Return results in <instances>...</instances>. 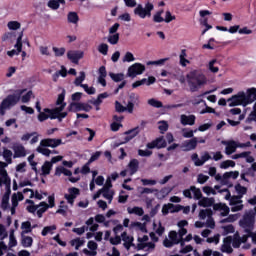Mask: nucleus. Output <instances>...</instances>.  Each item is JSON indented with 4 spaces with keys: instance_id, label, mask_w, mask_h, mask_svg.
Instances as JSON below:
<instances>
[{
    "instance_id": "obj_57",
    "label": "nucleus",
    "mask_w": 256,
    "mask_h": 256,
    "mask_svg": "<svg viewBox=\"0 0 256 256\" xmlns=\"http://www.w3.org/2000/svg\"><path fill=\"white\" fill-rule=\"evenodd\" d=\"M17 35H15V32H6L2 36V41H13Z\"/></svg>"
},
{
    "instance_id": "obj_44",
    "label": "nucleus",
    "mask_w": 256,
    "mask_h": 256,
    "mask_svg": "<svg viewBox=\"0 0 256 256\" xmlns=\"http://www.w3.org/2000/svg\"><path fill=\"white\" fill-rule=\"evenodd\" d=\"M209 159H211V155H209V152H204L200 158V161L196 162L197 167H203V165H205V163H207Z\"/></svg>"
},
{
    "instance_id": "obj_41",
    "label": "nucleus",
    "mask_w": 256,
    "mask_h": 256,
    "mask_svg": "<svg viewBox=\"0 0 256 256\" xmlns=\"http://www.w3.org/2000/svg\"><path fill=\"white\" fill-rule=\"evenodd\" d=\"M199 217L202 220L210 219L211 217H213V210H211V209L201 210L199 212Z\"/></svg>"
},
{
    "instance_id": "obj_9",
    "label": "nucleus",
    "mask_w": 256,
    "mask_h": 256,
    "mask_svg": "<svg viewBox=\"0 0 256 256\" xmlns=\"http://www.w3.org/2000/svg\"><path fill=\"white\" fill-rule=\"evenodd\" d=\"M91 109H93V106L81 102H72L69 106V111H85L86 113H89Z\"/></svg>"
},
{
    "instance_id": "obj_3",
    "label": "nucleus",
    "mask_w": 256,
    "mask_h": 256,
    "mask_svg": "<svg viewBox=\"0 0 256 256\" xmlns=\"http://www.w3.org/2000/svg\"><path fill=\"white\" fill-rule=\"evenodd\" d=\"M23 93H25V90H20L17 94L8 95L0 104V115H5V111L7 109L15 107V105L19 103L21 95H23Z\"/></svg>"
},
{
    "instance_id": "obj_61",
    "label": "nucleus",
    "mask_w": 256,
    "mask_h": 256,
    "mask_svg": "<svg viewBox=\"0 0 256 256\" xmlns=\"http://www.w3.org/2000/svg\"><path fill=\"white\" fill-rule=\"evenodd\" d=\"M9 248H13V247H17V239L15 238V234L12 232L9 235V244H8Z\"/></svg>"
},
{
    "instance_id": "obj_46",
    "label": "nucleus",
    "mask_w": 256,
    "mask_h": 256,
    "mask_svg": "<svg viewBox=\"0 0 256 256\" xmlns=\"http://www.w3.org/2000/svg\"><path fill=\"white\" fill-rule=\"evenodd\" d=\"M169 239L173 241L176 245H179V243L182 242L181 238L179 237V234H177V231H170Z\"/></svg>"
},
{
    "instance_id": "obj_40",
    "label": "nucleus",
    "mask_w": 256,
    "mask_h": 256,
    "mask_svg": "<svg viewBox=\"0 0 256 256\" xmlns=\"http://www.w3.org/2000/svg\"><path fill=\"white\" fill-rule=\"evenodd\" d=\"M21 229H22L21 235H27V233H31V231H33L31 223L29 221L22 222Z\"/></svg>"
},
{
    "instance_id": "obj_35",
    "label": "nucleus",
    "mask_w": 256,
    "mask_h": 256,
    "mask_svg": "<svg viewBox=\"0 0 256 256\" xmlns=\"http://www.w3.org/2000/svg\"><path fill=\"white\" fill-rule=\"evenodd\" d=\"M101 191H102V197H104V199H108L109 203H111V201H113V195H115V192H113V190L106 189V188H101Z\"/></svg>"
},
{
    "instance_id": "obj_33",
    "label": "nucleus",
    "mask_w": 256,
    "mask_h": 256,
    "mask_svg": "<svg viewBox=\"0 0 256 256\" xmlns=\"http://www.w3.org/2000/svg\"><path fill=\"white\" fill-rule=\"evenodd\" d=\"M60 4L65 5V0H50L48 2V7L53 9V11H57L59 9Z\"/></svg>"
},
{
    "instance_id": "obj_2",
    "label": "nucleus",
    "mask_w": 256,
    "mask_h": 256,
    "mask_svg": "<svg viewBox=\"0 0 256 256\" xmlns=\"http://www.w3.org/2000/svg\"><path fill=\"white\" fill-rule=\"evenodd\" d=\"M227 101L230 103V107H236L237 105H243L244 107H247V105H250V103L256 101L255 88L248 89L246 93L238 92V94L232 96Z\"/></svg>"
},
{
    "instance_id": "obj_5",
    "label": "nucleus",
    "mask_w": 256,
    "mask_h": 256,
    "mask_svg": "<svg viewBox=\"0 0 256 256\" xmlns=\"http://www.w3.org/2000/svg\"><path fill=\"white\" fill-rule=\"evenodd\" d=\"M153 9H155V6H153V3L151 2L146 3L145 7L138 4L134 9V15H137V17H140V19H145L147 17H151V12Z\"/></svg>"
},
{
    "instance_id": "obj_54",
    "label": "nucleus",
    "mask_w": 256,
    "mask_h": 256,
    "mask_svg": "<svg viewBox=\"0 0 256 256\" xmlns=\"http://www.w3.org/2000/svg\"><path fill=\"white\" fill-rule=\"evenodd\" d=\"M108 43H110V45H117L119 43V33L108 36Z\"/></svg>"
},
{
    "instance_id": "obj_20",
    "label": "nucleus",
    "mask_w": 256,
    "mask_h": 256,
    "mask_svg": "<svg viewBox=\"0 0 256 256\" xmlns=\"http://www.w3.org/2000/svg\"><path fill=\"white\" fill-rule=\"evenodd\" d=\"M68 59L77 65L79 63V59H83V51H73L70 50L67 53Z\"/></svg>"
},
{
    "instance_id": "obj_56",
    "label": "nucleus",
    "mask_w": 256,
    "mask_h": 256,
    "mask_svg": "<svg viewBox=\"0 0 256 256\" xmlns=\"http://www.w3.org/2000/svg\"><path fill=\"white\" fill-rule=\"evenodd\" d=\"M243 119H245V114H240L238 121L235 120H231V119H227L229 125H231V127H237V125H240L241 121H243Z\"/></svg>"
},
{
    "instance_id": "obj_17",
    "label": "nucleus",
    "mask_w": 256,
    "mask_h": 256,
    "mask_svg": "<svg viewBox=\"0 0 256 256\" xmlns=\"http://www.w3.org/2000/svg\"><path fill=\"white\" fill-rule=\"evenodd\" d=\"M213 210L218 211L221 215V217H227L229 215V206L225 203H216L213 205Z\"/></svg>"
},
{
    "instance_id": "obj_55",
    "label": "nucleus",
    "mask_w": 256,
    "mask_h": 256,
    "mask_svg": "<svg viewBox=\"0 0 256 256\" xmlns=\"http://www.w3.org/2000/svg\"><path fill=\"white\" fill-rule=\"evenodd\" d=\"M229 167H235V161L225 160L220 164V169H229Z\"/></svg>"
},
{
    "instance_id": "obj_31",
    "label": "nucleus",
    "mask_w": 256,
    "mask_h": 256,
    "mask_svg": "<svg viewBox=\"0 0 256 256\" xmlns=\"http://www.w3.org/2000/svg\"><path fill=\"white\" fill-rule=\"evenodd\" d=\"M51 169H53V164H51L49 161L44 162L41 168V175L44 177H47L51 173Z\"/></svg>"
},
{
    "instance_id": "obj_49",
    "label": "nucleus",
    "mask_w": 256,
    "mask_h": 256,
    "mask_svg": "<svg viewBox=\"0 0 256 256\" xmlns=\"http://www.w3.org/2000/svg\"><path fill=\"white\" fill-rule=\"evenodd\" d=\"M153 228L155 233H157V235H159V237H161V235H163V233H165V227H163V225H161V222L158 223V225L156 223H153Z\"/></svg>"
},
{
    "instance_id": "obj_28",
    "label": "nucleus",
    "mask_w": 256,
    "mask_h": 256,
    "mask_svg": "<svg viewBox=\"0 0 256 256\" xmlns=\"http://www.w3.org/2000/svg\"><path fill=\"white\" fill-rule=\"evenodd\" d=\"M127 212L129 215H138V217H143V215H145V211L139 206H135L133 208L128 207Z\"/></svg>"
},
{
    "instance_id": "obj_51",
    "label": "nucleus",
    "mask_w": 256,
    "mask_h": 256,
    "mask_svg": "<svg viewBox=\"0 0 256 256\" xmlns=\"http://www.w3.org/2000/svg\"><path fill=\"white\" fill-rule=\"evenodd\" d=\"M7 27L10 31H17V29H21V23L18 21H10L8 22Z\"/></svg>"
},
{
    "instance_id": "obj_4",
    "label": "nucleus",
    "mask_w": 256,
    "mask_h": 256,
    "mask_svg": "<svg viewBox=\"0 0 256 256\" xmlns=\"http://www.w3.org/2000/svg\"><path fill=\"white\" fill-rule=\"evenodd\" d=\"M135 105H139V95L131 93L129 95V101L127 106H123V104H121L119 101H116L115 109L117 113H125V111H127V113L131 114L133 113V109H135Z\"/></svg>"
},
{
    "instance_id": "obj_11",
    "label": "nucleus",
    "mask_w": 256,
    "mask_h": 256,
    "mask_svg": "<svg viewBox=\"0 0 256 256\" xmlns=\"http://www.w3.org/2000/svg\"><path fill=\"white\" fill-rule=\"evenodd\" d=\"M199 143V140L197 137H193L190 140H186L182 143L181 149L182 151H195L197 149V144Z\"/></svg>"
},
{
    "instance_id": "obj_53",
    "label": "nucleus",
    "mask_w": 256,
    "mask_h": 256,
    "mask_svg": "<svg viewBox=\"0 0 256 256\" xmlns=\"http://www.w3.org/2000/svg\"><path fill=\"white\" fill-rule=\"evenodd\" d=\"M57 229V226L52 225V226H46L43 228L41 234L43 237H47V235H49V233H53V231H55Z\"/></svg>"
},
{
    "instance_id": "obj_1",
    "label": "nucleus",
    "mask_w": 256,
    "mask_h": 256,
    "mask_svg": "<svg viewBox=\"0 0 256 256\" xmlns=\"http://www.w3.org/2000/svg\"><path fill=\"white\" fill-rule=\"evenodd\" d=\"M186 82L191 93H197L201 87L207 85V76L200 70H191L186 75Z\"/></svg>"
},
{
    "instance_id": "obj_7",
    "label": "nucleus",
    "mask_w": 256,
    "mask_h": 256,
    "mask_svg": "<svg viewBox=\"0 0 256 256\" xmlns=\"http://www.w3.org/2000/svg\"><path fill=\"white\" fill-rule=\"evenodd\" d=\"M145 73V65L141 63H134L128 68L127 76L135 79L137 75H143Z\"/></svg>"
},
{
    "instance_id": "obj_29",
    "label": "nucleus",
    "mask_w": 256,
    "mask_h": 256,
    "mask_svg": "<svg viewBox=\"0 0 256 256\" xmlns=\"http://www.w3.org/2000/svg\"><path fill=\"white\" fill-rule=\"evenodd\" d=\"M128 167L130 169V175H135V173H137V171H139V160L132 159L129 162Z\"/></svg>"
},
{
    "instance_id": "obj_16",
    "label": "nucleus",
    "mask_w": 256,
    "mask_h": 256,
    "mask_svg": "<svg viewBox=\"0 0 256 256\" xmlns=\"http://www.w3.org/2000/svg\"><path fill=\"white\" fill-rule=\"evenodd\" d=\"M63 109H65V104H62L61 106H58L52 110L49 108H45L44 112L49 114L48 115L49 119H59V113H61Z\"/></svg>"
},
{
    "instance_id": "obj_64",
    "label": "nucleus",
    "mask_w": 256,
    "mask_h": 256,
    "mask_svg": "<svg viewBox=\"0 0 256 256\" xmlns=\"http://www.w3.org/2000/svg\"><path fill=\"white\" fill-rule=\"evenodd\" d=\"M235 189L237 193L240 195V197H243V195L247 193V188H245V186H241V184L236 185Z\"/></svg>"
},
{
    "instance_id": "obj_19",
    "label": "nucleus",
    "mask_w": 256,
    "mask_h": 256,
    "mask_svg": "<svg viewBox=\"0 0 256 256\" xmlns=\"http://www.w3.org/2000/svg\"><path fill=\"white\" fill-rule=\"evenodd\" d=\"M68 193L69 194H65L64 197L70 205H73V203H75V199H77L79 195V188H69Z\"/></svg>"
},
{
    "instance_id": "obj_13",
    "label": "nucleus",
    "mask_w": 256,
    "mask_h": 256,
    "mask_svg": "<svg viewBox=\"0 0 256 256\" xmlns=\"http://www.w3.org/2000/svg\"><path fill=\"white\" fill-rule=\"evenodd\" d=\"M147 149H164L167 147V142L163 137H159L146 145Z\"/></svg>"
},
{
    "instance_id": "obj_27",
    "label": "nucleus",
    "mask_w": 256,
    "mask_h": 256,
    "mask_svg": "<svg viewBox=\"0 0 256 256\" xmlns=\"http://www.w3.org/2000/svg\"><path fill=\"white\" fill-rule=\"evenodd\" d=\"M199 207H213L215 205V198L203 197L198 202Z\"/></svg>"
},
{
    "instance_id": "obj_60",
    "label": "nucleus",
    "mask_w": 256,
    "mask_h": 256,
    "mask_svg": "<svg viewBox=\"0 0 256 256\" xmlns=\"http://www.w3.org/2000/svg\"><path fill=\"white\" fill-rule=\"evenodd\" d=\"M98 51L99 53H101L102 55H107V53L109 52V45L102 43L98 46Z\"/></svg>"
},
{
    "instance_id": "obj_22",
    "label": "nucleus",
    "mask_w": 256,
    "mask_h": 256,
    "mask_svg": "<svg viewBox=\"0 0 256 256\" xmlns=\"http://www.w3.org/2000/svg\"><path fill=\"white\" fill-rule=\"evenodd\" d=\"M12 149L14 151V159H17V157H25L27 155V150H25V146L22 144H14Z\"/></svg>"
},
{
    "instance_id": "obj_59",
    "label": "nucleus",
    "mask_w": 256,
    "mask_h": 256,
    "mask_svg": "<svg viewBox=\"0 0 256 256\" xmlns=\"http://www.w3.org/2000/svg\"><path fill=\"white\" fill-rule=\"evenodd\" d=\"M9 207V192H6L2 197V209Z\"/></svg>"
},
{
    "instance_id": "obj_18",
    "label": "nucleus",
    "mask_w": 256,
    "mask_h": 256,
    "mask_svg": "<svg viewBox=\"0 0 256 256\" xmlns=\"http://www.w3.org/2000/svg\"><path fill=\"white\" fill-rule=\"evenodd\" d=\"M222 145H226L225 148V153L226 155H233V153H235L237 151V142H235L234 140L231 141H222Z\"/></svg>"
},
{
    "instance_id": "obj_30",
    "label": "nucleus",
    "mask_w": 256,
    "mask_h": 256,
    "mask_svg": "<svg viewBox=\"0 0 256 256\" xmlns=\"http://www.w3.org/2000/svg\"><path fill=\"white\" fill-rule=\"evenodd\" d=\"M169 193H171L169 188H163L160 191L155 189V197H157V199H165Z\"/></svg>"
},
{
    "instance_id": "obj_32",
    "label": "nucleus",
    "mask_w": 256,
    "mask_h": 256,
    "mask_svg": "<svg viewBox=\"0 0 256 256\" xmlns=\"http://www.w3.org/2000/svg\"><path fill=\"white\" fill-rule=\"evenodd\" d=\"M37 216L39 218L43 217V213L49 209V204L46 202H41L39 205H37Z\"/></svg>"
},
{
    "instance_id": "obj_42",
    "label": "nucleus",
    "mask_w": 256,
    "mask_h": 256,
    "mask_svg": "<svg viewBox=\"0 0 256 256\" xmlns=\"http://www.w3.org/2000/svg\"><path fill=\"white\" fill-rule=\"evenodd\" d=\"M70 245L72 247H75L76 251H79V247H83V245H85V240L81 238H76L71 240Z\"/></svg>"
},
{
    "instance_id": "obj_24",
    "label": "nucleus",
    "mask_w": 256,
    "mask_h": 256,
    "mask_svg": "<svg viewBox=\"0 0 256 256\" xmlns=\"http://www.w3.org/2000/svg\"><path fill=\"white\" fill-rule=\"evenodd\" d=\"M195 115H185V114H182L180 116V123L181 125H184V126H187V125H190V126H193L195 125Z\"/></svg>"
},
{
    "instance_id": "obj_45",
    "label": "nucleus",
    "mask_w": 256,
    "mask_h": 256,
    "mask_svg": "<svg viewBox=\"0 0 256 256\" xmlns=\"http://www.w3.org/2000/svg\"><path fill=\"white\" fill-rule=\"evenodd\" d=\"M239 177V171H230L223 174V181L227 179H237Z\"/></svg>"
},
{
    "instance_id": "obj_6",
    "label": "nucleus",
    "mask_w": 256,
    "mask_h": 256,
    "mask_svg": "<svg viewBox=\"0 0 256 256\" xmlns=\"http://www.w3.org/2000/svg\"><path fill=\"white\" fill-rule=\"evenodd\" d=\"M240 225L245 229L246 233H249L255 225V211L250 210L245 213L242 220H240Z\"/></svg>"
},
{
    "instance_id": "obj_10",
    "label": "nucleus",
    "mask_w": 256,
    "mask_h": 256,
    "mask_svg": "<svg viewBox=\"0 0 256 256\" xmlns=\"http://www.w3.org/2000/svg\"><path fill=\"white\" fill-rule=\"evenodd\" d=\"M138 133H141V128L139 126L126 131L123 136V141L120 142L119 145H123V143H129L131 139H135V137H137Z\"/></svg>"
},
{
    "instance_id": "obj_50",
    "label": "nucleus",
    "mask_w": 256,
    "mask_h": 256,
    "mask_svg": "<svg viewBox=\"0 0 256 256\" xmlns=\"http://www.w3.org/2000/svg\"><path fill=\"white\" fill-rule=\"evenodd\" d=\"M148 105L151 107H155L156 109H161L163 107V103L155 98H151L148 100Z\"/></svg>"
},
{
    "instance_id": "obj_14",
    "label": "nucleus",
    "mask_w": 256,
    "mask_h": 256,
    "mask_svg": "<svg viewBox=\"0 0 256 256\" xmlns=\"http://www.w3.org/2000/svg\"><path fill=\"white\" fill-rule=\"evenodd\" d=\"M232 243H233V238L231 236L224 238L223 244L220 248L222 253H227L228 255H231V253H233V247H231Z\"/></svg>"
},
{
    "instance_id": "obj_63",
    "label": "nucleus",
    "mask_w": 256,
    "mask_h": 256,
    "mask_svg": "<svg viewBox=\"0 0 256 256\" xmlns=\"http://www.w3.org/2000/svg\"><path fill=\"white\" fill-rule=\"evenodd\" d=\"M176 17L175 15L171 14V11H166L164 22L165 23H171V21H175Z\"/></svg>"
},
{
    "instance_id": "obj_26",
    "label": "nucleus",
    "mask_w": 256,
    "mask_h": 256,
    "mask_svg": "<svg viewBox=\"0 0 256 256\" xmlns=\"http://www.w3.org/2000/svg\"><path fill=\"white\" fill-rule=\"evenodd\" d=\"M55 175L56 177H61V175H65L66 177H71L73 173L71 172V170L63 166H58L55 170Z\"/></svg>"
},
{
    "instance_id": "obj_48",
    "label": "nucleus",
    "mask_w": 256,
    "mask_h": 256,
    "mask_svg": "<svg viewBox=\"0 0 256 256\" xmlns=\"http://www.w3.org/2000/svg\"><path fill=\"white\" fill-rule=\"evenodd\" d=\"M163 10H159L158 12H156L153 16V21L154 23H163V21H165V19L163 18Z\"/></svg>"
},
{
    "instance_id": "obj_15",
    "label": "nucleus",
    "mask_w": 256,
    "mask_h": 256,
    "mask_svg": "<svg viewBox=\"0 0 256 256\" xmlns=\"http://www.w3.org/2000/svg\"><path fill=\"white\" fill-rule=\"evenodd\" d=\"M232 213H237V211H243V201L239 197H233L230 200Z\"/></svg>"
},
{
    "instance_id": "obj_52",
    "label": "nucleus",
    "mask_w": 256,
    "mask_h": 256,
    "mask_svg": "<svg viewBox=\"0 0 256 256\" xmlns=\"http://www.w3.org/2000/svg\"><path fill=\"white\" fill-rule=\"evenodd\" d=\"M109 75L112 81H115V83H119L120 81H123L125 79V75L123 73H119V74L110 73Z\"/></svg>"
},
{
    "instance_id": "obj_12",
    "label": "nucleus",
    "mask_w": 256,
    "mask_h": 256,
    "mask_svg": "<svg viewBox=\"0 0 256 256\" xmlns=\"http://www.w3.org/2000/svg\"><path fill=\"white\" fill-rule=\"evenodd\" d=\"M40 142L44 147H51L52 149L59 147V145H63V140L57 138H45Z\"/></svg>"
},
{
    "instance_id": "obj_39",
    "label": "nucleus",
    "mask_w": 256,
    "mask_h": 256,
    "mask_svg": "<svg viewBox=\"0 0 256 256\" xmlns=\"http://www.w3.org/2000/svg\"><path fill=\"white\" fill-rule=\"evenodd\" d=\"M190 191H192L193 195H194V199H196L197 201H201L203 199V193L201 192V189L195 187V186H191L190 187Z\"/></svg>"
},
{
    "instance_id": "obj_25",
    "label": "nucleus",
    "mask_w": 256,
    "mask_h": 256,
    "mask_svg": "<svg viewBox=\"0 0 256 256\" xmlns=\"http://www.w3.org/2000/svg\"><path fill=\"white\" fill-rule=\"evenodd\" d=\"M21 245L24 248L33 247V237L21 234Z\"/></svg>"
},
{
    "instance_id": "obj_37",
    "label": "nucleus",
    "mask_w": 256,
    "mask_h": 256,
    "mask_svg": "<svg viewBox=\"0 0 256 256\" xmlns=\"http://www.w3.org/2000/svg\"><path fill=\"white\" fill-rule=\"evenodd\" d=\"M37 153L44 155L45 157H49L51 155V150L47 148V146H43L40 141V145L36 148Z\"/></svg>"
},
{
    "instance_id": "obj_36",
    "label": "nucleus",
    "mask_w": 256,
    "mask_h": 256,
    "mask_svg": "<svg viewBox=\"0 0 256 256\" xmlns=\"http://www.w3.org/2000/svg\"><path fill=\"white\" fill-rule=\"evenodd\" d=\"M175 207H176V206H174V205L171 204V203L164 204L163 207H162V214H163V215H169V212H170V213H176Z\"/></svg>"
},
{
    "instance_id": "obj_43",
    "label": "nucleus",
    "mask_w": 256,
    "mask_h": 256,
    "mask_svg": "<svg viewBox=\"0 0 256 256\" xmlns=\"http://www.w3.org/2000/svg\"><path fill=\"white\" fill-rule=\"evenodd\" d=\"M68 23H73V25H77L79 23V15H77V12H70L67 16Z\"/></svg>"
},
{
    "instance_id": "obj_34",
    "label": "nucleus",
    "mask_w": 256,
    "mask_h": 256,
    "mask_svg": "<svg viewBox=\"0 0 256 256\" xmlns=\"http://www.w3.org/2000/svg\"><path fill=\"white\" fill-rule=\"evenodd\" d=\"M23 193L26 194V193H30V199H33L35 197V199H38L39 201H41V199H43V195H41L39 193V191H36L34 192L32 189H29V188H25L23 190Z\"/></svg>"
},
{
    "instance_id": "obj_23",
    "label": "nucleus",
    "mask_w": 256,
    "mask_h": 256,
    "mask_svg": "<svg viewBox=\"0 0 256 256\" xmlns=\"http://www.w3.org/2000/svg\"><path fill=\"white\" fill-rule=\"evenodd\" d=\"M121 239H122V241H124V247H125V249H127V251H129V249H131V247H135V244L133 243V241H134L133 236H129L127 234V232H123L121 234Z\"/></svg>"
},
{
    "instance_id": "obj_62",
    "label": "nucleus",
    "mask_w": 256,
    "mask_h": 256,
    "mask_svg": "<svg viewBox=\"0 0 256 256\" xmlns=\"http://www.w3.org/2000/svg\"><path fill=\"white\" fill-rule=\"evenodd\" d=\"M207 181H209V176L205 174H198L197 183H199L200 185H204V183H207Z\"/></svg>"
},
{
    "instance_id": "obj_47",
    "label": "nucleus",
    "mask_w": 256,
    "mask_h": 256,
    "mask_svg": "<svg viewBox=\"0 0 256 256\" xmlns=\"http://www.w3.org/2000/svg\"><path fill=\"white\" fill-rule=\"evenodd\" d=\"M194 133H197V130H188L187 128L182 129V137L185 139H193Z\"/></svg>"
},
{
    "instance_id": "obj_8",
    "label": "nucleus",
    "mask_w": 256,
    "mask_h": 256,
    "mask_svg": "<svg viewBox=\"0 0 256 256\" xmlns=\"http://www.w3.org/2000/svg\"><path fill=\"white\" fill-rule=\"evenodd\" d=\"M14 47L15 49L7 52L8 57H14V55H19L23 51V31L18 34Z\"/></svg>"
},
{
    "instance_id": "obj_58",
    "label": "nucleus",
    "mask_w": 256,
    "mask_h": 256,
    "mask_svg": "<svg viewBox=\"0 0 256 256\" xmlns=\"http://www.w3.org/2000/svg\"><path fill=\"white\" fill-rule=\"evenodd\" d=\"M85 79V72H80V76H78L75 81H74V85H76V87H81V85H83V81Z\"/></svg>"
},
{
    "instance_id": "obj_21",
    "label": "nucleus",
    "mask_w": 256,
    "mask_h": 256,
    "mask_svg": "<svg viewBox=\"0 0 256 256\" xmlns=\"http://www.w3.org/2000/svg\"><path fill=\"white\" fill-rule=\"evenodd\" d=\"M2 185H5L6 189H10L11 187V178H9L7 170H0V187Z\"/></svg>"
},
{
    "instance_id": "obj_38",
    "label": "nucleus",
    "mask_w": 256,
    "mask_h": 256,
    "mask_svg": "<svg viewBox=\"0 0 256 256\" xmlns=\"http://www.w3.org/2000/svg\"><path fill=\"white\" fill-rule=\"evenodd\" d=\"M2 155H3L6 163H8L9 165H11V163H13V152L11 150L4 148Z\"/></svg>"
}]
</instances>
